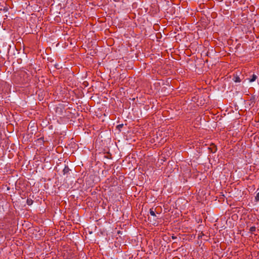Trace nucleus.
I'll return each instance as SVG.
<instances>
[{"label": "nucleus", "mask_w": 259, "mask_h": 259, "mask_svg": "<svg viewBox=\"0 0 259 259\" xmlns=\"http://www.w3.org/2000/svg\"><path fill=\"white\" fill-rule=\"evenodd\" d=\"M160 209V208L159 207H156L154 209L153 208V207L150 208V214L153 217H156L155 212L157 213H159V212H158L157 211V209Z\"/></svg>", "instance_id": "f257e3e1"}, {"label": "nucleus", "mask_w": 259, "mask_h": 259, "mask_svg": "<svg viewBox=\"0 0 259 259\" xmlns=\"http://www.w3.org/2000/svg\"><path fill=\"white\" fill-rule=\"evenodd\" d=\"M209 149L212 153H215L217 150V146L214 144H211L209 147Z\"/></svg>", "instance_id": "f03ea898"}, {"label": "nucleus", "mask_w": 259, "mask_h": 259, "mask_svg": "<svg viewBox=\"0 0 259 259\" xmlns=\"http://www.w3.org/2000/svg\"><path fill=\"white\" fill-rule=\"evenodd\" d=\"M69 170H70V169L68 167V166H65L63 170V174L65 175V174H67L69 171Z\"/></svg>", "instance_id": "7ed1b4c3"}, {"label": "nucleus", "mask_w": 259, "mask_h": 259, "mask_svg": "<svg viewBox=\"0 0 259 259\" xmlns=\"http://www.w3.org/2000/svg\"><path fill=\"white\" fill-rule=\"evenodd\" d=\"M257 78V76L255 74H253L250 78H249L250 82L254 81Z\"/></svg>", "instance_id": "20e7f679"}, {"label": "nucleus", "mask_w": 259, "mask_h": 259, "mask_svg": "<svg viewBox=\"0 0 259 259\" xmlns=\"http://www.w3.org/2000/svg\"><path fill=\"white\" fill-rule=\"evenodd\" d=\"M256 230V228L254 227V226H252L250 228V231L251 232H254Z\"/></svg>", "instance_id": "39448f33"}, {"label": "nucleus", "mask_w": 259, "mask_h": 259, "mask_svg": "<svg viewBox=\"0 0 259 259\" xmlns=\"http://www.w3.org/2000/svg\"><path fill=\"white\" fill-rule=\"evenodd\" d=\"M32 202H33V201L32 200H31V199H28L27 200V203L28 205H30L32 204Z\"/></svg>", "instance_id": "423d86ee"}, {"label": "nucleus", "mask_w": 259, "mask_h": 259, "mask_svg": "<svg viewBox=\"0 0 259 259\" xmlns=\"http://www.w3.org/2000/svg\"><path fill=\"white\" fill-rule=\"evenodd\" d=\"M235 82H239L241 81V80L239 77H235V79L234 80Z\"/></svg>", "instance_id": "0eeeda50"}, {"label": "nucleus", "mask_w": 259, "mask_h": 259, "mask_svg": "<svg viewBox=\"0 0 259 259\" xmlns=\"http://www.w3.org/2000/svg\"><path fill=\"white\" fill-rule=\"evenodd\" d=\"M255 199L256 201H259V192L257 193V194L255 197Z\"/></svg>", "instance_id": "6e6552de"}, {"label": "nucleus", "mask_w": 259, "mask_h": 259, "mask_svg": "<svg viewBox=\"0 0 259 259\" xmlns=\"http://www.w3.org/2000/svg\"><path fill=\"white\" fill-rule=\"evenodd\" d=\"M123 126V124H119L117 126V128L118 129H119V130H120L121 128H122Z\"/></svg>", "instance_id": "1a4fd4ad"}, {"label": "nucleus", "mask_w": 259, "mask_h": 259, "mask_svg": "<svg viewBox=\"0 0 259 259\" xmlns=\"http://www.w3.org/2000/svg\"><path fill=\"white\" fill-rule=\"evenodd\" d=\"M159 207L160 208V209H157V211L159 213V211L161 209V208L160 207Z\"/></svg>", "instance_id": "9d476101"}, {"label": "nucleus", "mask_w": 259, "mask_h": 259, "mask_svg": "<svg viewBox=\"0 0 259 259\" xmlns=\"http://www.w3.org/2000/svg\"><path fill=\"white\" fill-rule=\"evenodd\" d=\"M115 2H118L119 0H114Z\"/></svg>", "instance_id": "9b49d317"}]
</instances>
